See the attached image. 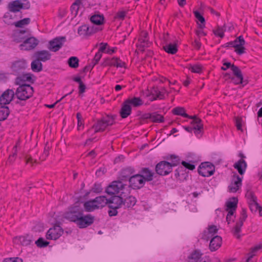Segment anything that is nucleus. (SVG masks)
<instances>
[{
	"label": "nucleus",
	"mask_w": 262,
	"mask_h": 262,
	"mask_svg": "<svg viewBox=\"0 0 262 262\" xmlns=\"http://www.w3.org/2000/svg\"><path fill=\"white\" fill-rule=\"evenodd\" d=\"M170 158L173 159L171 163L162 161L156 165V171L158 174L161 176L168 174L172 171V167L176 166L179 163V159L178 157L171 155Z\"/></svg>",
	"instance_id": "nucleus-1"
},
{
	"label": "nucleus",
	"mask_w": 262,
	"mask_h": 262,
	"mask_svg": "<svg viewBox=\"0 0 262 262\" xmlns=\"http://www.w3.org/2000/svg\"><path fill=\"white\" fill-rule=\"evenodd\" d=\"M29 2L27 0H16L10 2L7 5L8 10L19 13L22 10L30 8Z\"/></svg>",
	"instance_id": "nucleus-2"
},
{
	"label": "nucleus",
	"mask_w": 262,
	"mask_h": 262,
	"mask_svg": "<svg viewBox=\"0 0 262 262\" xmlns=\"http://www.w3.org/2000/svg\"><path fill=\"white\" fill-rule=\"evenodd\" d=\"M33 93V89L29 84L19 85L15 93L16 97L21 100H25L29 98Z\"/></svg>",
	"instance_id": "nucleus-3"
},
{
	"label": "nucleus",
	"mask_w": 262,
	"mask_h": 262,
	"mask_svg": "<svg viewBox=\"0 0 262 262\" xmlns=\"http://www.w3.org/2000/svg\"><path fill=\"white\" fill-rule=\"evenodd\" d=\"M114 123V119L112 116H107L103 118L101 120H99L93 126V128L95 129V132L104 131L107 127L112 125Z\"/></svg>",
	"instance_id": "nucleus-4"
},
{
	"label": "nucleus",
	"mask_w": 262,
	"mask_h": 262,
	"mask_svg": "<svg viewBox=\"0 0 262 262\" xmlns=\"http://www.w3.org/2000/svg\"><path fill=\"white\" fill-rule=\"evenodd\" d=\"M127 188L121 181H114L106 189V192L108 194H115L117 193H124V190Z\"/></svg>",
	"instance_id": "nucleus-5"
},
{
	"label": "nucleus",
	"mask_w": 262,
	"mask_h": 262,
	"mask_svg": "<svg viewBox=\"0 0 262 262\" xmlns=\"http://www.w3.org/2000/svg\"><path fill=\"white\" fill-rule=\"evenodd\" d=\"M83 211L77 206H75L64 213V217L71 222L76 223Z\"/></svg>",
	"instance_id": "nucleus-6"
},
{
	"label": "nucleus",
	"mask_w": 262,
	"mask_h": 262,
	"mask_svg": "<svg viewBox=\"0 0 262 262\" xmlns=\"http://www.w3.org/2000/svg\"><path fill=\"white\" fill-rule=\"evenodd\" d=\"M214 171V166L209 162L202 163L198 169L199 174L205 177L212 175Z\"/></svg>",
	"instance_id": "nucleus-7"
},
{
	"label": "nucleus",
	"mask_w": 262,
	"mask_h": 262,
	"mask_svg": "<svg viewBox=\"0 0 262 262\" xmlns=\"http://www.w3.org/2000/svg\"><path fill=\"white\" fill-rule=\"evenodd\" d=\"M65 41L64 37H56L49 41L48 48L51 51L57 52L62 47Z\"/></svg>",
	"instance_id": "nucleus-8"
},
{
	"label": "nucleus",
	"mask_w": 262,
	"mask_h": 262,
	"mask_svg": "<svg viewBox=\"0 0 262 262\" xmlns=\"http://www.w3.org/2000/svg\"><path fill=\"white\" fill-rule=\"evenodd\" d=\"M63 232L62 229L59 226H54L48 231L46 234V238L50 240H56L61 236Z\"/></svg>",
	"instance_id": "nucleus-9"
},
{
	"label": "nucleus",
	"mask_w": 262,
	"mask_h": 262,
	"mask_svg": "<svg viewBox=\"0 0 262 262\" xmlns=\"http://www.w3.org/2000/svg\"><path fill=\"white\" fill-rule=\"evenodd\" d=\"M94 221L93 216L88 214L84 215L83 213L79 216L76 224L80 228H85L91 225Z\"/></svg>",
	"instance_id": "nucleus-10"
},
{
	"label": "nucleus",
	"mask_w": 262,
	"mask_h": 262,
	"mask_svg": "<svg viewBox=\"0 0 262 262\" xmlns=\"http://www.w3.org/2000/svg\"><path fill=\"white\" fill-rule=\"evenodd\" d=\"M245 44V41L242 36H239L234 41L228 43L229 45H231L235 48V52L239 55L245 52V48L244 47Z\"/></svg>",
	"instance_id": "nucleus-11"
},
{
	"label": "nucleus",
	"mask_w": 262,
	"mask_h": 262,
	"mask_svg": "<svg viewBox=\"0 0 262 262\" xmlns=\"http://www.w3.org/2000/svg\"><path fill=\"white\" fill-rule=\"evenodd\" d=\"M101 29L99 27L83 25L78 28V33L80 36H90Z\"/></svg>",
	"instance_id": "nucleus-12"
},
{
	"label": "nucleus",
	"mask_w": 262,
	"mask_h": 262,
	"mask_svg": "<svg viewBox=\"0 0 262 262\" xmlns=\"http://www.w3.org/2000/svg\"><path fill=\"white\" fill-rule=\"evenodd\" d=\"M130 186L134 189H139L142 187L145 181L141 174H135L131 177L129 180Z\"/></svg>",
	"instance_id": "nucleus-13"
},
{
	"label": "nucleus",
	"mask_w": 262,
	"mask_h": 262,
	"mask_svg": "<svg viewBox=\"0 0 262 262\" xmlns=\"http://www.w3.org/2000/svg\"><path fill=\"white\" fill-rule=\"evenodd\" d=\"M38 43V40L34 37H31L24 40L20 45L21 50H30L35 48Z\"/></svg>",
	"instance_id": "nucleus-14"
},
{
	"label": "nucleus",
	"mask_w": 262,
	"mask_h": 262,
	"mask_svg": "<svg viewBox=\"0 0 262 262\" xmlns=\"http://www.w3.org/2000/svg\"><path fill=\"white\" fill-rule=\"evenodd\" d=\"M15 93L11 89L6 90L0 96V104L1 105H6L12 100Z\"/></svg>",
	"instance_id": "nucleus-15"
},
{
	"label": "nucleus",
	"mask_w": 262,
	"mask_h": 262,
	"mask_svg": "<svg viewBox=\"0 0 262 262\" xmlns=\"http://www.w3.org/2000/svg\"><path fill=\"white\" fill-rule=\"evenodd\" d=\"M242 178L238 175H234L232 182L228 186L229 191L230 192H236L242 185Z\"/></svg>",
	"instance_id": "nucleus-16"
},
{
	"label": "nucleus",
	"mask_w": 262,
	"mask_h": 262,
	"mask_svg": "<svg viewBox=\"0 0 262 262\" xmlns=\"http://www.w3.org/2000/svg\"><path fill=\"white\" fill-rule=\"evenodd\" d=\"M110 208L119 209L123 205V199L119 196H114L108 200L107 204Z\"/></svg>",
	"instance_id": "nucleus-17"
},
{
	"label": "nucleus",
	"mask_w": 262,
	"mask_h": 262,
	"mask_svg": "<svg viewBox=\"0 0 262 262\" xmlns=\"http://www.w3.org/2000/svg\"><path fill=\"white\" fill-rule=\"evenodd\" d=\"M190 118L192 119L191 124L192 125V128H193V130H194L195 134L198 136L201 133L203 128L202 121L200 119L196 118L195 116H192V118Z\"/></svg>",
	"instance_id": "nucleus-18"
},
{
	"label": "nucleus",
	"mask_w": 262,
	"mask_h": 262,
	"mask_svg": "<svg viewBox=\"0 0 262 262\" xmlns=\"http://www.w3.org/2000/svg\"><path fill=\"white\" fill-rule=\"evenodd\" d=\"M21 17L20 14L8 10L4 15V21L8 24H14V22Z\"/></svg>",
	"instance_id": "nucleus-19"
},
{
	"label": "nucleus",
	"mask_w": 262,
	"mask_h": 262,
	"mask_svg": "<svg viewBox=\"0 0 262 262\" xmlns=\"http://www.w3.org/2000/svg\"><path fill=\"white\" fill-rule=\"evenodd\" d=\"M34 56L40 62H45L51 59V54L48 51L41 50L36 52Z\"/></svg>",
	"instance_id": "nucleus-20"
},
{
	"label": "nucleus",
	"mask_w": 262,
	"mask_h": 262,
	"mask_svg": "<svg viewBox=\"0 0 262 262\" xmlns=\"http://www.w3.org/2000/svg\"><path fill=\"white\" fill-rule=\"evenodd\" d=\"M14 243L17 244H20L23 246H28L33 241V238L31 236H21L16 237L14 238Z\"/></svg>",
	"instance_id": "nucleus-21"
},
{
	"label": "nucleus",
	"mask_w": 262,
	"mask_h": 262,
	"mask_svg": "<svg viewBox=\"0 0 262 262\" xmlns=\"http://www.w3.org/2000/svg\"><path fill=\"white\" fill-rule=\"evenodd\" d=\"M222 238L219 236H215L212 237L210 242V249L213 251L216 250L221 246Z\"/></svg>",
	"instance_id": "nucleus-22"
},
{
	"label": "nucleus",
	"mask_w": 262,
	"mask_h": 262,
	"mask_svg": "<svg viewBox=\"0 0 262 262\" xmlns=\"http://www.w3.org/2000/svg\"><path fill=\"white\" fill-rule=\"evenodd\" d=\"M27 67V62L25 60L22 59L14 62L12 66L13 71L18 73L19 71L26 69Z\"/></svg>",
	"instance_id": "nucleus-23"
},
{
	"label": "nucleus",
	"mask_w": 262,
	"mask_h": 262,
	"mask_svg": "<svg viewBox=\"0 0 262 262\" xmlns=\"http://www.w3.org/2000/svg\"><path fill=\"white\" fill-rule=\"evenodd\" d=\"M132 106L125 100L122 104L121 109L120 110V115L122 118H126L131 113Z\"/></svg>",
	"instance_id": "nucleus-24"
},
{
	"label": "nucleus",
	"mask_w": 262,
	"mask_h": 262,
	"mask_svg": "<svg viewBox=\"0 0 262 262\" xmlns=\"http://www.w3.org/2000/svg\"><path fill=\"white\" fill-rule=\"evenodd\" d=\"M97 209L102 208L108 203V199L105 196L101 195L93 199Z\"/></svg>",
	"instance_id": "nucleus-25"
},
{
	"label": "nucleus",
	"mask_w": 262,
	"mask_h": 262,
	"mask_svg": "<svg viewBox=\"0 0 262 262\" xmlns=\"http://www.w3.org/2000/svg\"><path fill=\"white\" fill-rule=\"evenodd\" d=\"M217 231V229L215 226H211L209 227L207 231L204 232L203 238L205 239L208 240L216 233Z\"/></svg>",
	"instance_id": "nucleus-26"
},
{
	"label": "nucleus",
	"mask_w": 262,
	"mask_h": 262,
	"mask_svg": "<svg viewBox=\"0 0 262 262\" xmlns=\"http://www.w3.org/2000/svg\"><path fill=\"white\" fill-rule=\"evenodd\" d=\"M234 167L241 174H243L245 171L247 164L245 160L241 159L234 164Z\"/></svg>",
	"instance_id": "nucleus-27"
},
{
	"label": "nucleus",
	"mask_w": 262,
	"mask_h": 262,
	"mask_svg": "<svg viewBox=\"0 0 262 262\" xmlns=\"http://www.w3.org/2000/svg\"><path fill=\"white\" fill-rule=\"evenodd\" d=\"M167 44L163 46V49L168 53L174 54L178 51L177 45L170 42H167Z\"/></svg>",
	"instance_id": "nucleus-28"
},
{
	"label": "nucleus",
	"mask_w": 262,
	"mask_h": 262,
	"mask_svg": "<svg viewBox=\"0 0 262 262\" xmlns=\"http://www.w3.org/2000/svg\"><path fill=\"white\" fill-rule=\"evenodd\" d=\"M141 176H142V178H143L145 181H150L153 179L154 173L150 171L148 168H143L141 171Z\"/></svg>",
	"instance_id": "nucleus-29"
},
{
	"label": "nucleus",
	"mask_w": 262,
	"mask_h": 262,
	"mask_svg": "<svg viewBox=\"0 0 262 262\" xmlns=\"http://www.w3.org/2000/svg\"><path fill=\"white\" fill-rule=\"evenodd\" d=\"M249 204L250 209L253 212H256L259 208V205L256 202V198L253 195L251 196Z\"/></svg>",
	"instance_id": "nucleus-30"
},
{
	"label": "nucleus",
	"mask_w": 262,
	"mask_h": 262,
	"mask_svg": "<svg viewBox=\"0 0 262 262\" xmlns=\"http://www.w3.org/2000/svg\"><path fill=\"white\" fill-rule=\"evenodd\" d=\"M202 254L198 251H195L188 257V262H201Z\"/></svg>",
	"instance_id": "nucleus-31"
},
{
	"label": "nucleus",
	"mask_w": 262,
	"mask_h": 262,
	"mask_svg": "<svg viewBox=\"0 0 262 262\" xmlns=\"http://www.w3.org/2000/svg\"><path fill=\"white\" fill-rule=\"evenodd\" d=\"M31 79V77L30 74H24L20 76L17 77V78L16 79L15 83L17 85H21L23 84H25L24 83L25 81H29Z\"/></svg>",
	"instance_id": "nucleus-32"
},
{
	"label": "nucleus",
	"mask_w": 262,
	"mask_h": 262,
	"mask_svg": "<svg viewBox=\"0 0 262 262\" xmlns=\"http://www.w3.org/2000/svg\"><path fill=\"white\" fill-rule=\"evenodd\" d=\"M136 199L133 196H129L123 200V204L125 207L129 208L134 206L136 203Z\"/></svg>",
	"instance_id": "nucleus-33"
},
{
	"label": "nucleus",
	"mask_w": 262,
	"mask_h": 262,
	"mask_svg": "<svg viewBox=\"0 0 262 262\" xmlns=\"http://www.w3.org/2000/svg\"><path fill=\"white\" fill-rule=\"evenodd\" d=\"M25 31H18L14 32L13 34V40L17 42H20L25 40Z\"/></svg>",
	"instance_id": "nucleus-34"
},
{
	"label": "nucleus",
	"mask_w": 262,
	"mask_h": 262,
	"mask_svg": "<svg viewBox=\"0 0 262 262\" xmlns=\"http://www.w3.org/2000/svg\"><path fill=\"white\" fill-rule=\"evenodd\" d=\"M83 206L85 210L88 212H91L97 209L96 205L93 200L85 202L84 203Z\"/></svg>",
	"instance_id": "nucleus-35"
},
{
	"label": "nucleus",
	"mask_w": 262,
	"mask_h": 262,
	"mask_svg": "<svg viewBox=\"0 0 262 262\" xmlns=\"http://www.w3.org/2000/svg\"><path fill=\"white\" fill-rule=\"evenodd\" d=\"M126 102L133 106L137 107L143 104L142 100L139 97H133L132 98H128L126 100Z\"/></svg>",
	"instance_id": "nucleus-36"
},
{
	"label": "nucleus",
	"mask_w": 262,
	"mask_h": 262,
	"mask_svg": "<svg viewBox=\"0 0 262 262\" xmlns=\"http://www.w3.org/2000/svg\"><path fill=\"white\" fill-rule=\"evenodd\" d=\"M31 66L34 72H38L42 70V63L36 58L32 62Z\"/></svg>",
	"instance_id": "nucleus-37"
},
{
	"label": "nucleus",
	"mask_w": 262,
	"mask_h": 262,
	"mask_svg": "<svg viewBox=\"0 0 262 262\" xmlns=\"http://www.w3.org/2000/svg\"><path fill=\"white\" fill-rule=\"evenodd\" d=\"M103 17L100 15H94L91 17V21L94 25H100L103 24Z\"/></svg>",
	"instance_id": "nucleus-38"
},
{
	"label": "nucleus",
	"mask_w": 262,
	"mask_h": 262,
	"mask_svg": "<svg viewBox=\"0 0 262 262\" xmlns=\"http://www.w3.org/2000/svg\"><path fill=\"white\" fill-rule=\"evenodd\" d=\"M261 249H262V242L251 249L250 253L248 254L249 256L246 262H249L250 259L255 255V253Z\"/></svg>",
	"instance_id": "nucleus-39"
},
{
	"label": "nucleus",
	"mask_w": 262,
	"mask_h": 262,
	"mask_svg": "<svg viewBox=\"0 0 262 262\" xmlns=\"http://www.w3.org/2000/svg\"><path fill=\"white\" fill-rule=\"evenodd\" d=\"M172 112L176 115H180L186 118H192L185 113V110L183 107H177L173 109Z\"/></svg>",
	"instance_id": "nucleus-40"
},
{
	"label": "nucleus",
	"mask_w": 262,
	"mask_h": 262,
	"mask_svg": "<svg viewBox=\"0 0 262 262\" xmlns=\"http://www.w3.org/2000/svg\"><path fill=\"white\" fill-rule=\"evenodd\" d=\"M148 118H149L152 121L154 122H163V117L156 113H153L148 115Z\"/></svg>",
	"instance_id": "nucleus-41"
},
{
	"label": "nucleus",
	"mask_w": 262,
	"mask_h": 262,
	"mask_svg": "<svg viewBox=\"0 0 262 262\" xmlns=\"http://www.w3.org/2000/svg\"><path fill=\"white\" fill-rule=\"evenodd\" d=\"M30 22V19L29 18H25L16 22H14V25L16 27L23 28L25 26L28 25Z\"/></svg>",
	"instance_id": "nucleus-42"
},
{
	"label": "nucleus",
	"mask_w": 262,
	"mask_h": 262,
	"mask_svg": "<svg viewBox=\"0 0 262 262\" xmlns=\"http://www.w3.org/2000/svg\"><path fill=\"white\" fill-rule=\"evenodd\" d=\"M9 114L8 107H2L0 108V121L5 120Z\"/></svg>",
	"instance_id": "nucleus-43"
},
{
	"label": "nucleus",
	"mask_w": 262,
	"mask_h": 262,
	"mask_svg": "<svg viewBox=\"0 0 262 262\" xmlns=\"http://www.w3.org/2000/svg\"><path fill=\"white\" fill-rule=\"evenodd\" d=\"M243 225H242L241 223H238L237 222L236 225L232 230L233 234L237 238H239L241 237L239 233L241 232V227Z\"/></svg>",
	"instance_id": "nucleus-44"
},
{
	"label": "nucleus",
	"mask_w": 262,
	"mask_h": 262,
	"mask_svg": "<svg viewBox=\"0 0 262 262\" xmlns=\"http://www.w3.org/2000/svg\"><path fill=\"white\" fill-rule=\"evenodd\" d=\"M231 70L232 71L235 77H236L239 80L243 79V76L242 74V72L238 67L232 64L231 66Z\"/></svg>",
	"instance_id": "nucleus-45"
},
{
	"label": "nucleus",
	"mask_w": 262,
	"mask_h": 262,
	"mask_svg": "<svg viewBox=\"0 0 262 262\" xmlns=\"http://www.w3.org/2000/svg\"><path fill=\"white\" fill-rule=\"evenodd\" d=\"M78 59L76 57H71L68 60L69 66L73 68H76L78 67Z\"/></svg>",
	"instance_id": "nucleus-46"
},
{
	"label": "nucleus",
	"mask_w": 262,
	"mask_h": 262,
	"mask_svg": "<svg viewBox=\"0 0 262 262\" xmlns=\"http://www.w3.org/2000/svg\"><path fill=\"white\" fill-rule=\"evenodd\" d=\"M225 31V26H224L223 27H218L216 30H214V33L215 35L220 37L221 38H223L224 36V32Z\"/></svg>",
	"instance_id": "nucleus-47"
},
{
	"label": "nucleus",
	"mask_w": 262,
	"mask_h": 262,
	"mask_svg": "<svg viewBox=\"0 0 262 262\" xmlns=\"http://www.w3.org/2000/svg\"><path fill=\"white\" fill-rule=\"evenodd\" d=\"M80 3L79 1L76 2L71 6V11L73 15L76 16L78 14Z\"/></svg>",
	"instance_id": "nucleus-48"
},
{
	"label": "nucleus",
	"mask_w": 262,
	"mask_h": 262,
	"mask_svg": "<svg viewBox=\"0 0 262 262\" xmlns=\"http://www.w3.org/2000/svg\"><path fill=\"white\" fill-rule=\"evenodd\" d=\"M237 200L234 198L232 201H230L227 202L226 206L227 209H235L237 207Z\"/></svg>",
	"instance_id": "nucleus-49"
},
{
	"label": "nucleus",
	"mask_w": 262,
	"mask_h": 262,
	"mask_svg": "<svg viewBox=\"0 0 262 262\" xmlns=\"http://www.w3.org/2000/svg\"><path fill=\"white\" fill-rule=\"evenodd\" d=\"M118 58L114 57L112 59L107 58L106 59L104 63H103L104 66H116L117 64Z\"/></svg>",
	"instance_id": "nucleus-50"
},
{
	"label": "nucleus",
	"mask_w": 262,
	"mask_h": 262,
	"mask_svg": "<svg viewBox=\"0 0 262 262\" xmlns=\"http://www.w3.org/2000/svg\"><path fill=\"white\" fill-rule=\"evenodd\" d=\"M194 15L195 17L201 22L202 24L200 25V27L201 28H203L205 26L204 23L205 21V18L204 17L198 12L194 11Z\"/></svg>",
	"instance_id": "nucleus-51"
},
{
	"label": "nucleus",
	"mask_w": 262,
	"mask_h": 262,
	"mask_svg": "<svg viewBox=\"0 0 262 262\" xmlns=\"http://www.w3.org/2000/svg\"><path fill=\"white\" fill-rule=\"evenodd\" d=\"M35 244L39 247H45L48 246L49 244V243L45 241L42 238H39L35 242Z\"/></svg>",
	"instance_id": "nucleus-52"
},
{
	"label": "nucleus",
	"mask_w": 262,
	"mask_h": 262,
	"mask_svg": "<svg viewBox=\"0 0 262 262\" xmlns=\"http://www.w3.org/2000/svg\"><path fill=\"white\" fill-rule=\"evenodd\" d=\"M163 91H159L158 92V94L157 95H156V97H154L153 99H150V100L151 101H152L154 100H155L157 99H162L164 98V92H165V93H167L166 90L163 88Z\"/></svg>",
	"instance_id": "nucleus-53"
},
{
	"label": "nucleus",
	"mask_w": 262,
	"mask_h": 262,
	"mask_svg": "<svg viewBox=\"0 0 262 262\" xmlns=\"http://www.w3.org/2000/svg\"><path fill=\"white\" fill-rule=\"evenodd\" d=\"M247 217V215L246 210L245 209H243L241 212V217H239V221L237 223H241L242 225H243V223L246 220Z\"/></svg>",
	"instance_id": "nucleus-54"
},
{
	"label": "nucleus",
	"mask_w": 262,
	"mask_h": 262,
	"mask_svg": "<svg viewBox=\"0 0 262 262\" xmlns=\"http://www.w3.org/2000/svg\"><path fill=\"white\" fill-rule=\"evenodd\" d=\"M189 70H190L192 72L200 73L201 72L202 67L200 65L191 66L190 67Z\"/></svg>",
	"instance_id": "nucleus-55"
},
{
	"label": "nucleus",
	"mask_w": 262,
	"mask_h": 262,
	"mask_svg": "<svg viewBox=\"0 0 262 262\" xmlns=\"http://www.w3.org/2000/svg\"><path fill=\"white\" fill-rule=\"evenodd\" d=\"M101 57H102V53H100V52H98L96 54V55L94 58L92 68H93L94 67V66L96 65L98 63V62L99 61V60L100 59Z\"/></svg>",
	"instance_id": "nucleus-56"
},
{
	"label": "nucleus",
	"mask_w": 262,
	"mask_h": 262,
	"mask_svg": "<svg viewBox=\"0 0 262 262\" xmlns=\"http://www.w3.org/2000/svg\"><path fill=\"white\" fill-rule=\"evenodd\" d=\"M3 262H23V261L19 257H11L5 259Z\"/></svg>",
	"instance_id": "nucleus-57"
},
{
	"label": "nucleus",
	"mask_w": 262,
	"mask_h": 262,
	"mask_svg": "<svg viewBox=\"0 0 262 262\" xmlns=\"http://www.w3.org/2000/svg\"><path fill=\"white\" fill-rule=\"evenodd\" d=\"M182 165L185 167L186 168L190 169V170H193L195 168V166L193 164H190L189 163H187L185 161H183L182 162Z\"/></svg>",
	"instance_id": "nucleus-58"
},
{
	"label": "nucleus",
	"mask_w": 262,
	"mask_h": 262,
	"mask_svg": "<svg viewBox=\"0 0 262 262\" xmlns=\"http://www.w3.org/2000/svg\"><path fill=\"white\" fill-rule=\"evenodd\" d=\"M171 38L168 34H164L163 37V43L164 45L167 44V42H170Z\"/></svg>",
	"instance_id": "nucleus-59"
},
{
	"label": "nucleus",
	"mask_w": 262,
	"mask_h": 262,
	"mask_svg": "<svg viewBox=\"0 0 262 262\" xmlns=\"http://www.w3.org/2000/svg\"><path fill=\"white\" fill-rule=\"evenodd\" d=\"M93 191L95 193H99L101 192L102 189L99 184H95L94 187H93Z\"/></svg>",
	"instance_id": "nucleus-60"
},
{
	"label": "nucleus",
	"mask_w": 262,
	"mask_h": 262,
	"mask_svg": "<svg viewBox=\"0 0 262 262\" xmlns=\"http://www.w3.org/2000/svg\"><path fill=\"white\" fill-rule=\"evenodd\" d=\"M236 126L238 130H242V119L237 118L236 119Z\"/></svg>",
	"instance_id": "nucleus-61"
},
{
	"label": "nucleus",
	"mask_w": 262,
	"mask_h": 262,
	"mask_svg": "<svg viewBox=\"0 0 262 262\" xmlns=\"http://www.w3.org/2000/svg\"><path fill=\"white\" fill-rule=\"evenodd\" d=\"M111 209H112L111 210L108 211L109 215L111 216L116 215L118 213V211L117 210L118 209H115V208H111Z\"/></svg>",
	"instance_id": "nucleus-62"
},
{
	"label": "nucleus",
	"mask_w": 262,
	"mask_h": 262,
	"mask_svg": "<svg viewBox=\"0 0 262 262\" xmlns=\"http://www.w3.org/2000/svg\"><path fill=\"white\" fill-rule=\"evenodd\" d=\"M232 65L230 62H226L224 63V66L221 69L224 71H226L229 68H231Z\"/></svg>",
	"instance_id": "nucleus-63"
},
{
	"label": "nucleus",
	"mask_w": 262,
	"mask_h": 262,
	"mask_svg": "<svg viewBox=\"0 0 262 262\" xmlns=\"http://www.w3.org/2000/svg\"><path fill=\"white\" fill-rule=\"evenodd\" d=\"M140 46H141L142 47H145L147 46L148 42L146 39H140Z\"/></svg>",
	"instance_id": "nucleus-64"
}]
</instances>
